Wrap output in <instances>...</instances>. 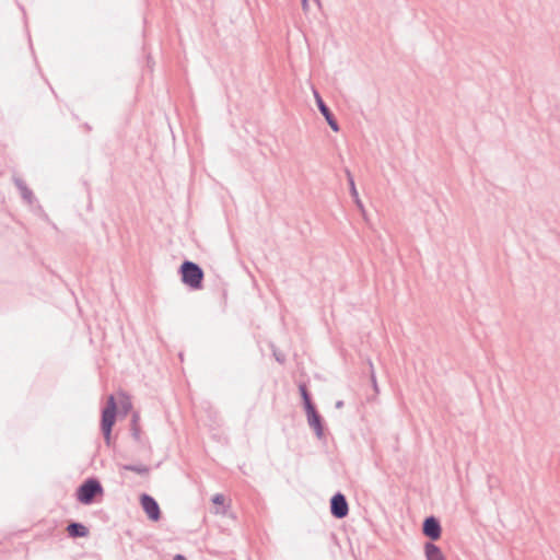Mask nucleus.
Segmentation results:
<instances>
[{
    "label": "nucleus",
    "mask_w": 560,
    "mask_h": 560,
    "mask_svg": "<svg viewBox=\"0 0 560 560\" xmlns=\"http://www.w3.org/2000/svg\"><path fill=\"white\" fill-rule=\"evenodd\" d=\"M117 405L114 395L107 398L106 407L102 410L101 429L107 444L110 442L112 429L115 424Z\"/></svg>",
    "instance_id": "obj_2"
},
{
    "label": "nucleus",
    "mask_w": 560,
    "mask_h": 560,
    "mask_svg": "<svg viewBox=\"0 0 560 560\" xmlns=\"http://www.w3.org/2000/svg\"><path fill=\"white\" fill-rule=\"evenodd\" d=\"M225 501V498L222 493H217L212 497V503L217 505H222Z\"/></svg>",
    "instance_id": "obj_18"
},
{
    "label": "nucleus",
    "mask_w": 560,
    "mask_h": 560,
    "mask_svg": "<svg viewBox=\"0 0 560 560\" xmlns=\"http://www.w3.org/2000/svg\"><path fill=\"white\" fill-rule=\"evenodd\" d=\"M330 513L334 517L341 520L349 513V505L345 494L335 493L330 499Z\"/></svg>",
    "instance_id": "obj_4"
},
{
    "label": "nucleus",
    "mask_w": 560,
    "mask_h": 560,
    "mask_svg": "<svg viewBox=\"0 0 560 560\" xmlns=\"http://www.w3.org/2000/svg\"><path fill=\"white\" fill-rule=\"evenodd\" d=\"M303 406H304V409H305V412H311V411H314L316 410V407L315 405L313 404L311 397L310 398H305L303 400Z\"/></svg>",
    "instance_id": "obj_17"
},
{
    "label": "nucleus",
    "mask_w": 560,
    "mask_h": 560,
    "mask_svg": "<svg viewBox=\"0 0 560 560\" xmlns=\"http://www.w3.org/2000/svg\"><path fill=\"white\" fill-rule=\"evenodd\" d=\"M368 363H369V366H370V380H371V383H372V386H373V389L376 394H378V385H377V380H376V374H375V371H374V366H373V363L372 361L369 359L368 360Z\"/></svg>",
    "instance_id": "obj_15"
},
{
    "label": "nucleus",
    "mask_w": 560,
    "mask_h": 560,
    "mask_svg": "<svg viewBox=\"0 0 560 560\" xmlns=\"http://www.w3.org/2000/svg\"><path fill=\"white\" fill-rule=\"evenodd\" d=\"M313 93H314V97H315L317 107L320 106L322 103H325L317 90L314 89Z\"/></svg>",
    "instance_id": "obj_21"
},
{
    "label": "nucleus",
    "mask_w": 560,
    "mask_h": 560,
    "mask_svg": "<svg viewBox=\"0 0 560 560\" xmlns=\"http://www.w3.org/2000/svg\"><path fill=\"white\" fill-rule=\"evenodd\" d=\"M103 493L101 482L95 478L86 479L77 489V499L82 504H91L97 494Z\"/></svg>",
    "instance_id": "obj_3"
},
{
    "label": "nucleus",
    "mask_w": 560,
    "mask_h": 560,
    "mask_svg": "<svg viewBox=\"0 0 560 560\" xmlns=\"http://www.w3.org/2000/svg\"><path fill=\"white\" fill-rule=\"evenodd\" d=\"M140 416L138 412H133L131 416L130 432L135 441L139 442L141 438V429L139 425Z\"/></svg>",
    "instance_id": "obj_12"
},
{
    "label": "nucleus",
    "mask_w": 560,
    "mask_h": 560,
    "mask_svg": "<svg viewBox=\"0 0 560 560\" xmlns=\"http://www.w3.org/2000/svg\"><path fill=\"white\" fill-rule=\"evenodd\" d=\"M299 389H300V394H301L302 400H304L305 398H310L311 397V395H310L305 384H301L299 386Z\"/></svg>",
    "instance_id": "obj_19"
},
{
    "label": "nucleus",
    "mask_w": 560,
    "mask_h": 560,
    "mask_svg": "<svg viewBox=\"0 0 560 560\" xmlns=\"http://www.w3.org/2000/svg\"><path fill=\"white\" fill-rule=\"evenodd\" d=\"M307 423L314 430L317 439L322 440L324 438V424L320 415L317 410L311 411L306 413Z\"/></svg>",
    "instance_id": "obj_7"
},
{
    "label": "nucleus",
    "mask_w": 560,
    "mask_h": 560,
    "mask_svg": "<svg viewBox=\"0 0 560 560\" xmlns=\"http://www.w3.org/2000/svg\"><path fill=\"white\" fill-rule=\"evenodd\" d=\"M130 407H131V404H130V402H128V406H125V408H126V409H127V408H130Z\"/></svg>",
    "instance_id": "obj_24"
},
{
    "label": "nucleus",
    "mask_w": 560,
    "mask_h": 560,
    "mask_svg": "<svg viewBox=\"0 0 560 560\" xmlns=\"http://www.w3.org/2000/svg\"><path fill=\"white\" fill-rule=\"evenodd\" d=\"M318 9H322V1L320 0H313ZM302 10L304 13H308L310 11V4L308 0H301Z\"/></svg>",
    "instance_id": "obj_16"
},
{
    "label": "nucleus",
    "mask_w": 560,
    "mask_h": 560,
    "mask_svg": "<svg viewBox=\"0 0 560 560\" xmlns=\"http://www.w3.org/2000/svg\"><path fill=\"white\" fill-rule=\"evenodd\" d=\"M67 533L71 538H82L89 535V528L82 523L71 522L67 526Z\"/></svg>",
    "instance_id": "obj_9"
},
{
    "label": "nucleus",
    "mask_w": 560,
    "mask_h": 560,
    "mask_svg": "<svg viewBox=\"0 0 560 560\" xmlns=\"http://www.w3.org/2000/svg\"><path fill=\"white\" fill-rule=\"evenodd\" d=\"M273 357L279 363H283L285 361L284 354L281 352H277L276 350H273Z\"/></svg>",
    "instance_id": "obj_20"
},
{
    "label": "nucleus",
    "mask_w": 560,
    "mask_h": 560,
    "mask_svg": "<svg viewBox=\"0 0 560 560\" xmlns=\"http://www.w3.org/2000/svg\"><path fill=\"white\" fill-rule=\"evenodd\" d=\"M424 553L427 560H446L441 548L432 541L425 542Z\"/></svg>",
    "instance_id": "obj_10"
},
{
    "label": "nucleus",
    "mask_w": 560,
    "mask_h": 560,
    "mask_svg": "<svg viewBox=\"0 0 560 560\" xmlns=\"http://www.w3.org/2000/svg\"><path fill=\"white\" fill-rule=\"evenodd\" d=\"M121 468L124 470L133 471L141 476H147L150 471L149 466L143 465V464H138V465L126 464V465H122Z\"/></svg>",
    "instance_id": "obj_13"
},
{
    "label": "nucleus",
    "mask_w": 560,
    "mask_h": 560,
    "mask_svg": "<svg viewBox=\"0 0 560 560\" xmlns=\"http://www.w3.org/2000/svg\"><path fill=\"white\" fill-rule=\"evenodd\" d=\"M347 178H348V182H349V186H350V192H351V196L353 197L357 206L363 210V205L361 202V200L359 199V194L357 191V188H355V184H354V179H353V176L352 174L350 173V171L347 170Z\"/></svg>",
    "instance_id": "obj_14"
},
{
    "label": "nucleus",
    "mask_w": 560,
    "mask_h": 560,
    "mask_svg": "<svg viewBox=\"0 0 560 560\" xmlns=\"http://www.w3.org/2000/svg\"><path fill=\"white\" fill-rule=\"evenodd\" d=\"M178 272L180 275L182 282L191 290H200L202 288L205 273L198 264L185 260L179 266Z\"/></svg>",
    "instance_id": "obj_1"
},
{
    "label": "nucleus",
    "mask_w": 560,
    "mask_h": 560,
    "mask_svg": "<svg viewBox=\"0 0 560 560\" xmlns=\"http://www.w3.org/2000/svg\"><path fill=\"white\" fill-rule=\"evenodd\" d=\"M173 560H187L183 555H176Z\"/></svg>",
    "instance_id": "obj_23"
},
{
    "label": "nucleus",
    "mask_w": 560,
    "mask_h": 560,
    "mask_svg": "<svg viewBox=\"0 0 560 560\" xmlns=\"http://www.w3.org/2000/svg\"><path fill=\"white\" fill-rule=\"evenodd\" d=\"M318 110L320 114L325 117L327 124L331 128L332 131L337 132L339 131V125L336 120L334 114L329 109V107L326 105V103H322L320 106H318Z\"/></svg>",
    "instance_id": "obj_11"
},
{
    "label": "nucleus",
    "mask_w": 560,
    "mask_h": 560,
    "mask_svg": "<svg viewBox=\"0 0 560 560\" xmlns=\"http://www.w3.org/2000/svg\"><path fill=\"white\" fill-rule=\"evenodd\" d=\"M335 407H336L337 409L342 408V407H343V401H342V400H338V401H336Z\"/></svg>",
    "instance_id": "obj_22"
},
{
    "label": "nucleus",
    "mask_w": 560,
    "mask_h": 560,
    "mask_svg": "<svg viewBox=\"0 0 560 560\" xmlns=\"http://www.w3.org/2000/svg\"><path fill=\"white\" fill-rule=\"evenodd\" d=\"M140 503L142 505L143 511L147 516L153 521L158 522L161 518V510L156 500L150 494L143 493L140 497Z\"/></svg>",
    "instance_id": "obj_5"
},
{
    "label": "nucleus",
    "mask_w": 560,
    "mask_h": 560,
    "mask_svg": "<svg viewBox=\"0 0 560 560\" xmlns=\"http://www.w3.org/2000/svg\"><path fill=\"white\" fill-rule=\"evenodd\" d=\"M13 183L16 186V188L19 189L22 199L27 205H32L35 201V197H34L33 191L25 184V182L22 178H20L18 176H14L13 177Z\"/></svg>",
    "instance_id": "obj_8"
},
{
    "label": "nucleus",
    "mask_w": 560,
    "mask_h": 560,
    "mask_svg": "<svg viewBox=\"0 0 560 560\" xmlns=\"http://www.w3.org/2000/svg\"><path fill=\"white\" fill-rule=\"evenodd\" d=\"M422 533L432 541L438 540L442 534V527L439 518L433 515L425 517L422 524Z\"/></svg>",
    "instance_id": "obj_6"
}]
</instances>
